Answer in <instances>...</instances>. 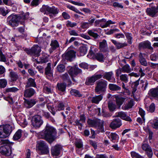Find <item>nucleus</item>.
<instances>
[{"instance_id": "1", "label": "nucleus", "mask_w": 158, "mask_h": 158, "mask_svg": "<svg viewBox=\"0 0 158 158\" xmlns=\"http://www.w3.org/2000/svg\"><path fill=\"white\" fill-rule=\"evenodd\" d=\"M57 132L56 129L47 123L44 129L40 133L41 138L52 143L56 139Z\"/></svg>"}, {"instance_id": "2", "label": "nucleus", "mask_w": 158, "mask_h": 158, "mask_svg": "<svg viewBox=\"0 0 158 158\" xmlns=\"http://www.w3.org/2000/svg\"><path fill=\"white\" fill-rule=\"evenodd\" d=\"M27 15H28L27 14H25L21 15L11 14L7 18L8 24L12 27H17L21 19L25 20L28 18Z\"/></svg>"}, {"instance_id": "3", "label": "nucleus", "mask_w": 158, "mask_h": 158, "mask_svg": "<svg viewBox=\"0 0 158 158\" xmlns=\"http://www.w3.org/2000/svg\"><path fill=\"white\" fill-rule=\"evenodd\" d=\"M1 144H4L0 147V153L5 156H9L12 153V145L13 143L8 139H1L0 141Z\"/></svg>"}, {"instance_id": "4", "label": "nucleus", "mask_w": 158, "mask_h": 158, "mask_svg": "<svg viewBox=\"0 0 158 158\" xmlns=\"http://www.w3.org/2000/svg\"><path fill=\"white\" fill-rule=\"evenodd\" d=\"M40 11L44 14H49L50 18H52L53 16H56L58 13L59 10L54 6L50 7L47 5H44L40 9Z\"/></svg>"}, {"instance_id": "5", "label": "nucleus", "mask_w": 158, "mask_h": 158, "mask_svg": "<svg viewBox=\"0 0 158 158\" xmlns=\"http://www.w3.org/2000/svg\"><path fill=\"white\" fill-rule=\"evenodd\" d=\"M107 82L105 80L101 79L96 83L95 92L97 94H103L106 91Z\"/></svg>"}, {"instance_id": "6", "label": "nucleus", "mask_w": 158, "mask_h": 158, "mask_svg": "<svg viewBox=\"0 0 158 158\" xmlns=\"http://www.w3.org/2000/svg\"><path fill=\"white\" fill-rule=\"evenodd\" d=\"M24 51L29 55L35 57H38L40 55L41 48L38 45L33 46L31 48H25Z\"/></svg>"}, {"instance_id": "7", "label": "nucleus", "mask_w": 158, "mask_h": 158, "mask_svg": "<svg viewBox=\"0 0 158 158\" xmlns=\"http://www.w3.org/2000/svg\"><path fill=\"white\" fill-rule=\"evenodd\" d=\"M102 76V73L99 74V72H98L92 76L87 77L86 79L85 84L87 85H92L97 80L101 78Z\"/></svg>"}, {"instance_id": "8", "label": "nucleus", "mask_w": 158, "mask_h": 158, "mask_svg": "<svg viewBox=\"0 0 158 158\" xmlns=\"http://www.w3.org/2000/svg\"><path fill=\"white\" fill-rule=\"evenodd\" d=\"M37 148L40 155H48L49 154L48 146L44 141H40L38 143Z\"/></svg>"}, {"instance_id": "9", "label": "nucleus", "mask_w": 158, "mask_h": 158, "mask_svg": "<svg viewBox=\"0 0 158 158\" xmlns=\"http://www.w3.org/2000/svg\"><path fill=\"white\" fill-rule=\"evenodd\" d=\"M31 125L36 128H39L43 123L42 117L39 115H34L31 120Z\"/></svg>"}, {"instance_id": "10", "label": "nucleus", "mask_w": 158, "mask_h": 158, "mask_svg": "<svg viewBox=\"0 0 158 158\" xmlns=\"http://www.w3.org/2000/svg\"><path fill=\"white\" fill-rule=\"evenodd\" d=\"M115 22H113L111 20H109L106 21V19H103L101 20H96L95 22V25H98L102 28H104L109 27L111 24H114Z\"/></svg>"}, {"instance_id": "11", "label": "nucleus", "mask_w": 158, "mask_h": 158, "mask_svg": "<svg viewBox=\"0 0 158 158\" xmlns=\"http://www.w3.org/2000/svg\"><path fill=\"white\" fill-rule=\"evenodd\" d=\"M145 12L147 15L152 17H156L158 15V4L156 6H152L151 8H148Z\"/></svg>"}, {"instance_id": "12", "label": "nucleus", "mask_w": 158, "mask_h": 158, "mask_svg": "<svg viewBox=\"0 0 158 158\" xmlns=\"http://www.w3.org/2000/svg\"><path fill=\"white\" fill-rule=\"evenodd\" d=\"M141 147L142 149L145 152L148 157L149 158H151L153 155V152L152 148L149 144L145 142H143L142 145Z\"/></svg>"}, {"instance_id": "13", "label": "nucleus", "mask_w": 158, "mask_h": 158, "mask_svg": "<svg viewBox=\"0 0 158 158\" xmlns=\"http://www.w3.org/2000/svg\"><path fill=\"white\" fill-rule=\"evenodd\" d=\"M81 70L78 68L73 67L70 68L68 71V73L72 78V81L76 82V81L74 77L81 73Z\"/></svg>"}, {"instance_id": "14", "label": "nucleus", "mask_w": 158, "mask_h": 158, "mask_svg": "<svg viewBox=\"0 0 158 158\" xmlns=\"http://www.w3.org/2000/svg\"><path fill=\"white\" fill-rule=\"evenodd\" d=\"M62 150V146L60 144H56L51 148V154L54 156H58L60 154V151Z\"/></svg>"}, {"instance_id": "15", "label": "nucleus", "mask_w": 158, "mask_h": 158, "mask_svg": "<svg viewBox=\"0 0 158 158\" xmlns=\"http://www.w3.org/2000/svg\"><path fill=\"white\" fill-rule=\"evenodd\" d=\"M139 49H148L151 50H153V48L151 46V43L148 40L140 43L138 45Z\"/></svg>"}, {"instance_id": "16", "label": "nucleus", "mask_w": 158, "mask_h": 158, "mask_svg": "<svg viewBox=\"0 0 158 158\" xmlns=\"http://www.w3.org/2000/svg\"><path fill=\"white\" fill-rule=\"evenodd\" d=\"M51 66V63H48L45 68L44 74L49 78H52L53 77V70Z\"/></svg>"}, {"instance_id": "17", "label": "nucleus", "mask_w": 158, "mask_h": 158, "mask_svg": "<svg viewBox=\"0 0 158 158\" xmlns=\"http://www.w3.org/2000/svg\"><path fill=\"white\" fill-rule=\"evenodd\" d=\"M102 73L103 76L102 77L104 79L107 80L108 81L110 82H115V79L113 77L114 75L112 71L106 72L105 73H104L102 71L100 73Z\"/></svg>"}, {"instance_id": "18", "label": "nucleus", "mask_w": 158, "mask_h": 158, "mask_svg": "<svg viewBox=\"0 0 158 158\" xmlns=\"http://www.w3.org/2000/svg\"><path fill=\"white\" fill-rule=\"evenodd\" d=\"M24 96L26 98H30L36 93L35 90L31 87L25 88L23 92Z\"/></svg>"}, {"instance_id": "19", "label": "nucleus", "mask_w": 158, "mask_h": 158, "mask_svg": "<svg viewBox=\"0 0 158 158\" xmlns=\"http://www.w3.org/2000/svg\"><path fill=\"white\" fill-rule=\"evenodd\" d=\"M148 94L151 99L152 98L158 101V86L151 89L148 92Z\"/></svg>"}, {"instance_id": "20", "label": "nucleus", "mask_w": 158, "mask_h": 158, "mask_svg": "<svg viewBox=\"0 0 158 158\" xmlns=\"http://www.w3.org/2000/svg\"><path fill=\"white\" fill-rule=\"evenodd\" d=\"M10 71L9 77L10 78L9 81L10 82H15L19 79V76L18 73L11 70Z\"/></svg>"}, {"instance_id": "21", "label": "nucleus", "mask_w": 158, "mask_h": 158, "mask_svg": "<svg viewBox=\"0 0 158 158\" xmlns=\"http://www.w3.org/2000/svg\"><path fill=\"white\" fill-rule=\"evenodd\" d=\"M76 53V52L73 50L68 51L65 53V59L67 60L71 61L75 57Z\"/></svg>"}, {"instance_id": "22", "label": "nucleus", "mask_w": 158, "mask_h": 158, "mask_svg": "<svg viewBox=\"0 0 158 158\" xmlns=\"http://www.w3.org/2000/svg\"><path fill=\"white\" fill-rule=\"evenodd\" d=\"M122 125L121 120L119 118L114 119L110 123V126L113 129L120 127Z\"/></svg>"}, {"instance_id": "23", "label": "nucleus", "mask_w": 158, "mask_h": 158, "mask_svg": "<svg viewBox=\"0 0 158 158\" xmlns=\"http://www.w3.org/2000/svg\"><path fill=\"white\" fill-rule=\"evenodd\" d=\"M4 131L9 136L12 131L15 129V127L13 125L6 124L2 126Z\"/></svg>"}, {"instance_id": "24", "label": "nucleus", "mask_w": 158, "mask_h": 158, "mask_svg": "<svg viewBox=\"0 0 158 158\" xmlns=\"http://www.w3.org/2000/svg\"><path fill=\"white\" fill-rule=\"evenodd\" d=\"M51 48L49 51L50 53H52L57 48H60V45L58 41L56 40H52L50 43Z\"/></svg>"}, {"instance_id": "25", "label": "nucleus", "mask_w": 158, "mask_h": 158, "mask_svg": "<svg viewBox=\"0 0 158 158\" xmlns=\"http://www.w3.org/2000/svg\"><path fill=\"white\" fill-rule=\"evenodd\" d=\"M66 87V84L65 83H58L56 85V89L60 92V94H64L65 91Z\"/></svg>"}, {"instance_id": "26", "label": "nucleus", "mask_w": 158, "mask_h": 158, "mask_svg": "<svg viewBox=\"0 0 158 158\" xmlns=\"http://www.w3.org/2000/svg\"><path fill=\"white\" fill-rule=\"evenodd\" d=\"M36 99H32L25 101V105L28 108H30L34 106L37 102Z\"/></svg>"}, {"instance_id": "27", "label": "nucleus", "mask_w": 158, "mask_h": 158, "mask_svg": "<svg viewBox=\"0 0 158 158\" xmlns=\"http://www.w3.org/2000/svg\"><path fill=\"white\" fill-rule=\"evenodd\" d=\"M103 94H101L98 95H96L91 98V102L92 103L98 104L102 100L103 98Z\"/></svg>"}, {"instance_id": "28", "label": "nucleus", "mask_w": 158, "mask_h": 158, "mask_svg": "<svg viewBox=\"0 0 158 158\" xmlns=\"http://www.w3.org/2000/svg\"><path fill=\"white\" fill-rule=\"evenodd\" d=\"M100 120L99 119H88L87 121V123L90 127H97L98 123Z\"/></svg>"}, {"instance_id": "29", "label": "nucleus", "mask_w": 158, "mask_h": 158, "mask_svg": "<svg viewBox=\"0 0 158 158\" xmlns=\"http://www.w3.org/2000/svg\"><path fill=\"white\" fill-rule=\"evenodd\" d=\"M144 53H142V52H140L139 55V60L141 64L144 66H147L148 64L145 58L143 57V55H144Z\"/></svg>"}, {"instance_id": "30", "label": "nucleus", "mask_w": 158, "mask_h": 158, "mask_svg": "<svg viewBox=\"0 0 158 158\" xmlns=\"http://www.w3.org/2000/svg\"><path fill=\"white\" fill-rule=\"evenodd\" d=\"M118 116L126 121L129 122L132 121V119L131 118L128 116L124 112L122 111L118 112Z\"/></svg>"}, {"instance_id": "31", "label": "nucleus", "mask_w": 158, "mask_h": 158, "mask_svg": "<svg viewBox=\"0 0 158 158\" xmlns=\"http://www.w3.org/2000/svg\"><path fill=\"white\" fill-rule=\"evenodd\" d=\"M61 77L64 82L67 83L68 86H69L71 85L72 82L67 73H66L63 74Z\"/></svg>"}, {"instance_id": "32", "label": "nucleus", "mask_w": 158, "mask_h": 158, "mask_svg": "<svg viewBox=\"0 0 158 158\" xmlns=\"http://www.w3.org/2000/svg\"><path fill=\"white\" fill-rule=\"evenodd\" d=\"M116 103L117 106L119 108L125 101L126 98L120 96H117L115 97Z\"/></svg>"}, {"instance_id": "33", "label": "nucleus", "mask_w": 158, "mask_h": 158, "mask_svg": "<svg viewBox=\"0 0 158 158\" xmlns=\"http://www.w3.org/2000/svg\"><path fill=\"white\" fill-rule=\"evenodd\" d=\"M36 85L35 82V79L31 78H30L28 79L25 87L28 88L31 87H36Z\"/></svg>"}, {"instance_id": "34", "label": "nucleus", "mask_w": 158, "mask_h": 158, "mask_svg": "<svg viewBox=\"0 0 158 158\" xmlns=\"http://www.w3.org/2000/svg\"><path fill=\"white\" fill-rule=\"evenodd\" d=\"M111 41L115 45L117 49H120L127 46V44L126 43H122L114 40H111Z\"/></svg>"}, {"instance_id": "35", "label": "nucleus", "mask_w": 158, "mask_h": 158, "mask_svg": "<svg viewBox=\"0 0 158 158\" xmlns=\"http://www.w3.org/2000/svg\"><path fill=\"white\" fill-rule=\"evenodd\" d=\"M107 46L106 41L105 40H103V41L99 43V48L102 51L106 52L107 51V48H106Z\"/></svg>"}, {"instance_id": "36", "label": "nucleus", "mask_w": 158, "mask_h": 158, "mask_svg": "<svg viewBox=\"0 0 158 158\" xmlns=\"http://www.w3.org/2000/svg\"><path fill=\"white\" fill-rule=\"evenodd\" d=\"M96 59L100 62H103L104 60V57L103 54L100 52L96 53L93 56Z\"/></svg>"}, {"instance_id": "37", "label": "nucleus", "mask_w": 158, "mask_h": 158, "mask_svg": "<svg viewBox=\"0 0 158 158\" xmlns=\"http://www.w3.org/2000/svg\"><path fill=\"white\" fill-rule=\"evenodd\" d=\"M87 50L88 48L86 46L82 45L79 48L78 51L81 56H83L86 53Z\"/></svg>"}, {"instance_id": "38", "label": "nucleus", "mask_w": 158, "mask_h": 158, "mask_svg": "<svg viewBox=\"0 0 158 158\" xmlns=\"http://www.w3.org/2000/svg\"><path fill=\"white\" fill-rule=\"evenodd\" d=\"M108 88L112 91L120 90L121 89L120 86L113 84H110L108 85Z\"/></svg>"}, {"instance_id": "39", "label": "nucleus", "mask_w": 158, "mask_h": 158, "mask_svg": "<svg viewBox=\"0 0 158 158\" xmlns=\"http://www.w3.org/2000/svg\"><path fill=\"white\" fill-rule=\"evenodd\" d=\"M134 101L133 100H130L127 104H126L125 105H123L122 106V109L124 110H128L134 106Z\"/></svg>"}, {"instance_id": "40", "label": "nucleus", "mask_w": 158, "mask_h": 158, "mask_svg": "<svg viewBox=\"0 0 158 158\" xmlns=\"http://www.w3.org/2000/svg\"><path fill=\"white\" fill-rule=\"evenodd\" d=\"M56 111L63 110L64 108V105L62 102L59 101L55 106Z\"/></svg>"}, {"instance_id": "41", "label": "nucleus", "mask_w": 158, "mask_h": 158, "mask_svg": "<svg viewBox=\"0 0 158 158\" xmlns=\"http://www.w3.org/2000/svg\"><path fill=\"white\" fill-rule=\"evenodd\" d=\"M49 58L46 56H43L40 57L39 61H37L38 64L45 63L48 61Z\"/></svg>"}, {"instance_id": "42", "label": "nucleus", "mask_w": 158, "mask_h": 158, "mask_svg": "<svg viewBox=\"0 0 158 158\" xmlns=\"http://www.w3.org/2000/svg\"><path fill=\"white\" fill-rule=\"evenodd\" d=\"M104 121L103 120H100V121L98 123L97 126V130L98 131L101 132H105L104 128Z\"/></svg>"}, {"instance_id": "43", "label": "nucleus", "mask_w": 158, "mask_h": 158, "mask_svg": "<svg viewBox=\"0 0 158 158\" xmlns=\"http://www.w3.org/2000/svg\"><path fill=\"white\" fill-rule=\"evenodd\" d=\"M70 92L71 95H73L76 97H81L82 96V94H80L79 91L76 89H71L70 91Z\"/></svg>"}, {"instance_id": "44", "label": "nucleus", "mask_w": 158, "mask_h": 158, "mask_svg": "<svg viewBox=\"0 0 158 158\" xmlns=\"http://www.w3.org/2000/svg\"><path fill=\"white\" fill-rule=\"evenodd\" d=\"M139 84V81L138 80L133 82L131 84V88L132 89V93L134 94L136 91L138 86Z\"/></svg>"}, {"instance_id": "45", "label": "nucleus", "mask_w": 158, "mask_h": 158, "mask_svg": "<svg viewBox=\"0 0 158 158\" xmlns=\"http://www.w3.org/2000/svg\"><path fill=\"white\" fill-rule=\"evenodd\" d=\"M111 141L113 143L116 142L118 140V136L115 133H112L110 135Z\"/></svg>"}, {"instance_id": "46", "label": "nucleus", "mask_w": 158, "mask_h": 158, "mask_svg": "<svg viewBox=\"0 0 158 158\" xmlns=\"http://www.w3.org/2000/svg\"><path fill=\"white\" fill-rule=\"evenodd\" d=\"M22 130L19 129L15 133L13 137L14 140H17L19 139L22 135Z\"/></svg>"}, {"instance_id": "47", "label": "nucleus", "mask_w": 158, "mask_h": 158, "mask_svg": "<svg viewBox=\"0 0 158 158\" xmlns=\"http://www.w3.org/2000/svg\"><path fill=\"white\" fill-rule=\"evenodd\" d=\"M65 70V67L63 64H60L57 65L56 68V71L59 73H62Z\"/></svg>"}, {"instance_id": "48", "label": "nucleus", "mask_w": 158, "mask_h": 158, "mask_svg": "<svg viewBox=\"0 0 158 158\" xmlns=\"http://www.w3.org/2000/svg\"><path fill=\"white\" fill-rule=\"evenodd\" d=\"M129 75L126 74H123L119 76L120 80L125 83H127L128 81V77Z\"/></svg>"}, {"instance_id": "49", "label": "nucleus", "mask_w": 158, "mask_h": 158, "mask_svg": "<svg viewBox=\"0 0 158 158\" xmlns=\"http://www.w3.org/2000/svg\"><path fill=\"white\" fill-rule=\"evenodd\" d=\"M108 107L110 112H113L116 109V106L115 104L112 102H109L108 103Z\"/></svg>"}, {"instance_id": "50", "label": "nucleus", "mask_w": 158, "mask_h": 158, "mask_svg": "<svg viewBox=\"0 0 158 158\" xmlns=\"http://www.w3.org/2000/svg\"><path fill=\"white\" fill-rule=\"evenodd\" d=\"M66 7L68 9L74 11L76 13H77L81 15H83V13L80 12L77 8L72 6L67 5Z\"/></svg>"}, {"instance_id": "51", "label": "nucleus", "mask_w": 158, "mask_h": 158, "mask_svg": "<svg viewBox=\"0 0 158 158\" xmlns=\"http://www.w3.org/2000/svg\"><path fill=\"white\" fill-rule=\"evenodd\" d=\"M144 129L146 132L148 134V139L149 140L152 139V138L153 132L151 130L148 126L144 128Z\"/></svg>"}, {"instance_id": "52", "label": "nucleus", "mask_w": 158, "mask_h": 158, "mask_svg": "<svg viewBox=\"0 0 158 158\" xmlns=\"http://www.w3.org/2000/svg\"><path fill=\"white\" fill-rule=\"evenodd\" d=\"M9 136L2 126H0V138H5Z\"/></svg>"}, {"instance_id": "53", "label": "nucleus", "mask_w": 158, "mask_h": 158, "mask_svg": "<svg viewBox=\"0 0 158 158\" xmlns=\"http://www.w3.org/2000/svg\"><path fill=\"white\" fill-rule=\"evenodd\" d=\"M47 107L48 110L50 111V112L52 113V114L53 115H55L56 112L55 111L54 107V106L53 105H52V106L49 104V103L47 104Z\"/></svg>"}, {"instance_id": "54", "label": "nucleus", "mask_w": 158, "mask_h": 158, "mask_svg": "<svg viewBox=\"0 0 158 158\" xmlns=\"http://www.w3.org/2000/svg\"><path fill=\"white\" fill-rule=\"evenodd\" d=\"M123 72L129 73L131 72V69L130 66L128 64L124 65L121 68Z\"/></svg>"}, {"instance_id": "55", "label": "nucleus", "mask_w": 158, "mask_h": 158, "mask_svg": "<svg viewBox=\"0 0 158 158\" xmlns=\"http://www.w3.org/2000/svg\"><path fill=\"white\" fill-rule=\"evenodd\" d=\"M128 40L127 42L129 44H132L131 40L132 39V34L131 33H130L128 32H124Z\"/></svg>"}, {"instance_id": "56", "label": "nucleus", "mask_w": 158, "mask_h": 158, "mask_svg": "<svg viewBox=\"0 0 158 158\" xmlns=\"http://www.w3.org/2000/svg\"><path fill=\"white\" fill-rule=\"evenodd\" d=\"M7 85V81L5 79H0V87L4 88Z\"/></svg>"}, {"instance_id": "57", "label": "nucleus", "mask_w": 158, "mask_h": 158, "mask_svg": "<svg viewBox=\"0 0 158 158\" xmlns=\"http://www.w3.org/2000/svg\"><path fill=\"white\" fill-rule=\"evenodd\" d=\"M87 33L90 36L95 39L97 38L98 36V34L97 33H94L93 30H89Z\"/></svg>"}, {"instance_id": "58", "label": "nucleus", "mask_w": 158, "mask_h": 158, "mask_svg": "<svg viewBox=\"0 0 158 158\" xmlns=\"http://www.w3.org/2000/svg\"><path fill=\"white\" fill-rule=\"evenodd\" d=\"M131 157L133 158H143V157L139 154L138 153L133 151L131 152Z\"/></svg>"}, {"instance_id": "59", "label": "nucleus", "mask_w": 158, "mask_h": 158, "mask_svg": "<svg viewBox=\"0 0 158 158\" xmlns=\"http://www.w3.org/2000/svg\"><path fill=\"white\" fill-rule=\"evenodd\" d=\"M40 3V0H32L31 2L30 6L33 7L38 6Z\"/></svg>"}, {"instance_id": "60", "label": "nucleus", "mask_w": 158, "mask_h": 158, "mask_svg": "<svg viewBox=\"0 0 158 158\" xmlns=\"http://www.w3.org/2000/svg\"><path fill=\"white\" fill-rule=\"evenodd\" d=\"M43 89L46 93L49 94L51 92L50 86L48 85H45L44 86Z\"/></svg>"}, {"instance_id": "61", "label": "nucleus", "mask_w": 158, "mask_h": 158, "mask_svg": "<svg viewBox=\"0 0 158 158\" xmlns=\"http://www.w3.org/2000/svg\"><path fill=\"white\" fill-rule=\"evenodd\" d=\"M0 61L5 62H6V58L5 55L3 54L1 49L0 48Z\"/></svg>"}, {"instance_id": "62", "label": "nucleus", "mask_w": 158, "mask_h": 158, "mask_svg": "<svg viewBox=\"0 0 158 158\" xmlns=\"http://www.w3.org/2000/svg\"><path fill=\"white\" fill-rule=\"evenodd\" d=\"M8 13L7 10H6L4 7H0V14L3 16H5Z\"/></svg>"}, {"instance_id": "63", "label": "nucleus", "mask_w": 158, "mask_h": 158, "mask_svg": "<svg viewBox=\"0 0 158 158\" xmlns=\"http://www.w3.org/2000/svg\"><path fill=\"white\" fill-rule=\"evenodd\" d=\"M155 109V106L154 103H152L149 106L148 111L149 112L152 113L154 112Z\"/></svg>"}, {"instance_id": "64", "label": "nucleus", "mask_w": 158, "mask_h": 158, "mask_svg": "<svg viewBox=\"0 0 158 158\" xmlns=\"http://www.w3.org/2000/svg\"><path fill=\"white\" fill-rule=\"evenodd\" d=\"M152 126L153 128L158 129V120L156 119H154L153 121Z\"/></svg>"}]
</instances>
